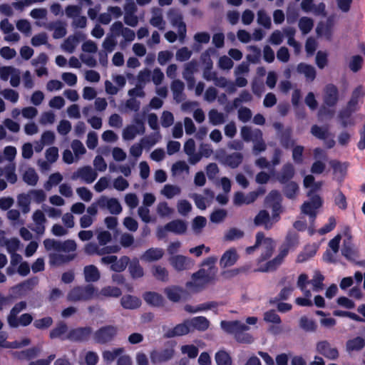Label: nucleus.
I'll use <instances>...</instances> for the list:
<instances>
[{
    "label": "nucleus",
    "mask_w": 365,
    "mask_h": 365,
    "mask_svg": "<svg viewBox=\"0 0 365 365\" xmlns=\"http://www.w3.org/2000/svg\"><path fill=\"white\" fill-rule=\"evenodd\" d=\"M244 235L245 234L242 230L232 227L225 232L224 239L226 241H234L242 238Z\"/></svg>",
    "instance_id": "obj_50"
},
{
    "label": "nucleus",
    "mask_w": 365,
    "mask_h": 365,
    "mask_svg": "<svg viewBox=\"0 0 365 365\" xmlns=\"http://www.w3.org/2000/svg\"><path fill=\"white\" fill-rule=\"evenodd\" d=\"M273 126L277 130L280 144L284 148L294 146L295 140L292 138V130L290 127L284 128L283 124L279 122L274 123Z\"/></svg>",
    "instance_id": "obj_7"
},
{
    "label": "nucleus",
    "mask_w": 365,
    "mask_h": 365,
    "mask_svg": "<svg viewBox=\"0 0 365 365\" xmlns=\"http://www.w3.org/2000/svg\"><path fill=\"white\" fill-rule=\"evenodd\" d=\"M27 304L25 301H21L16 303L11 309L9 315L7 316L8 323H14V318L17 317L18 314L26 308Z\"/></svg>",
    "instance_id": "obj_41"
},
{
    "label": "nucleus",
    "mask_w": 365,
    "mask_h": 365,
    "mask_svg": "<svg viewBox=\"0 0 365 365\" xmlns=\"http://www.w3.org/2000/svg\"><path fill=\"white\" fill-rule=\"evenodd\" d=\"M97 204L101 209L107 208L112 215H119L123 210L118 200L115 197L108 198L102 195L98 199Z\"/></svg>",
    "instance_id": "obj_9"
},
{
    "label": "nucleus",
    "mask_w": 365,
    "mask_h": 365,
    "mask_svg": "<svg viewBox=\"0 0 365 365\" xmlns=\"http://www.w3.org/2000/svg\"><path fill=\"white\" fill-rule=\"evenodd\" d=\"M220 305H223V303L215 301H211L206 303L200 304L195 307L190 304H186L184 307V309L188 313H196L205 310L212 309L217 308Z\"/></svg>",
    "instance_id": "obj_27"
},
{
    "label": "nucleus",
    "mask_w": 365,
    "mask_h": 365,
    "mask_svg": "<svg viewBox=\"0 0 365 365\" xmlns=\"http://www.w3.org/2000/svg\"><path fill=\"white\" fill-rule=\"evenodd\" d=\"M346 346L348 351H359L365 346V340L361 336H356L348 340Z\"/></svg>",
    "instance_id": "obj_38"
},
{
    "label": "nucleus",
    "mask_w": 365,
    "mask_h": 365,
    "mask_svg": "<svg viewBox=\"0 0 365 365\" xmlns=\"http://www.w3.org/2000/svg\"><path fill=\"white\" fill-rule=\"evenodd\" d=\"M93 297L96 298V288L91 284L75 287L68 293V298L74 302L88 301Z\"/></svg>",
    "instance_id": "obj_3"
},
{
    "label": "nucleus",
    "mask_w": 365,
    "mask_h": 365,
    "mask_svg": "<svg viewBox=\"0 0 365 365\" xmlns=\"http://www.w3.org/2000/svg\"><path fill=\"white\" fill-rule=\"evenodd\" d=\"M294 165L290 163H287L282 166L281 171L275 174V178L279 183L286 184L290 182L294 176Z\"/></svg>",
    "instance_id": "obj_16"
},
{
    "label": "nucleus",
    "mask_w": 365,
    "mask_h": 365,
    "mask_svg": "<svg viewBox=\"0 0 365 365\" xmlns=\"http://www.w3.org/2000/svg\"><path fill=\"white\" fill-rule=\"evenodd\" d=\"M143 299L146 303L153 307H161L164 304L163 296L155 292H146L143 294Z\"/></svg>",
    "instance_id": "obj_33"
},
{
    "label": "nucleus",
    "mask_w": 365,
    "mask_h": 365,
    "mask_svg": "<svg viewBox=\"0 0 365 365\" xmlns=\"http://www.w3.org/2000/svg\"><path fill=\"white\" fill-rule=\"evenodd\" d=\"M317 351L324 357L334 360L339 357L338 349L335 347H331L329 342L327 341H321L317 344Z\"/></svg>",
    "instance_id": "obj_13"
},
{
    "label": "nucleus",
    "mask_w": 365,
    "mask_h": 365,
    "mask_svg": "<svg viewBox=\"0 0 365 365\" xmlns=\"http://www.w3.org/2000/svg\"><path fill=\"white\" fill-rule=\"evenodd\" d=\"M118 329L114 325H106L100 327L93 333V340L98 344H106L115 339Z\"/></svg>",
    "instance_id": "obj_4"
},
{
    "label": "nucleus",
    "mask_w": 365,
    "mask_h": 365,
    "mask_svg": "<svg viewBox=\"0 0 365 365\" xmlns=\"http://www.w3.org/2000/svg\"><path fill=\"white\" fill-rule=\"evenodd\" d=\"M68 326L64 322H59L56 324V327L53 328L49 332V337L51 339H60L62 341L68 340L67 334Z\"/></svg>",
    "instance_id": "obj_26"
},
{
    "label": "nucleus",
    "mask_w": 365,
    "mask_h": 365,
    "mask_svg": "<svg viewBox=\"0 0 365 365\" xmlns=\"http://www.w3.org/2000/svg\"><path fill=\"white\" fill-rule=\"evenodd\" d=\"M252 142L254 143L253 153L255 155L264 152L266 150L267 145L263 140V134L261 130H257L255 132V140Z\"/></svg>",
    "instance_id": "obj_36"
},
{
    "label": "nucleus",
    "mask_w": 365,
    "mask_h": 365,
    "mask_svg": "<svg viewBox=\"0 0 365 365\" xmlns=\"http://www.w3.org/2000/svg\"><path fill=\"white\" fill-rule=\"evenodd\" d=\"M283 192L288 199H294L299 192V186L297 182L290 181L284 184Z\"/></svg>",
    "instance_id": "obj_40"
},
{
    "label": "nucleus",
    "mask_w": 365,
    "mask_h": 365,
    "mask_svg": "<svg viewBox=\"0 0 365 365\" xmlns=\"http://www.w3.org/2000/svg\"><path fill=\"white\" fill-rule=\"evenodd\" d=\"M365 96V90L363 86L359 85L356 87L352 93L349 101L346 104L349 105V107H353L357 110L359 109V103L360 101H362L363 98Z\"/></svg>",
    "instance_id": "obj_25"
},
{
    "label": "nucleus",
    "mask_w": 365,
    "mask_h": 365,
    "mask_svg": "<svg viewBox=\"0 0 365 365\" xmlns=\"http://www.w3.org/2000/svg\"><path fill=\"white\" fill-rule=\"evenodd\" d=\"M314 26V21L311 18L303 16L299 21V28L303 34L309 33Z\"/></svg>",
    "instance_id": "obj_47"
},
{
    "label": "nucleus",
    "mask_w": 365,
    "mask_h": 365,
    "mask_svg": "<svg viewBox=\"0 0 365 365\" xmlns=\"http://www.w3.org/2000/svg\"><path fill=\"white\" fill-rule=\"evenodd\" d=\"M122 294L120 288L112 286L103 287L100 292L96 289V298L102 299L103 297H118Z\"/></svg>",
    "instance_id": "obj_30"
},
{
    "label": "nucleus",
    "mask_w": 365,
    "mask_h": 365,
    "mask_svg": "<svg viewBox=\"0 0 365 365\" xmlns=\"http://www.w3.org/2000/svg\"><path fill=\"white\" fill-rule=\"evenodd\" d=\"M37 283V278L33 277L14 286L11 289L19 295H24L26 292L31 291Z\"/></svg>",
    "instance_id": "obj_24"
},
{
    "label": "nucleus",
    "mask_w": 365,
    "mask_h": 365,
    "mask_svg": "<svg viewBox=\"0 0 365 365\" xmlns=\"http://www.w3.org/2000/svg\"><path fill=\"white\" fill-rule=\"evenodd\" d=\"M357 110V109L349 107V105L346 104V106L339 112L338 118L343 128H346L348 125L354 124L352 115Z\"/></svg>",
    "instance_id": "obj_20"
},
{
    "label": "nucleus",
    "mask_w": 365,
    "mask_h": 365,
    "mask_svg": "<svg viewBox=\"0 0 365 365\" xmlns=\"http://www.w3.org/2000/svg\"><path fill=\"white\" fill-rule=\"evenodd\" d=\"M98 177L97 173L91 166H83L78 169L72 175V179L77 178L83 180L86 183L91 184L96 180Z\"/></svg>",
    "instance_id": "obj_12"
},
{
    "label": "nucleus",
    "mask_w": 365,
    "mask_h": 365,
    "mask_svg": "<svg viewBox=\"0 0 365 365\" xmlns=\"http://www.w3.org/2000/svg\"><path fill=\"white\" fill-rule=\"evenodd\" d=\"M169 262L173 267L178 272L190 269L194 264L190 257L181 255L170 257Z\"/></svg>",
    "instance_id": "obj_10"
},
{
    "label": "nucleus",
    "mask_w": 365,
    "mask_h": 365,
    "mask_svg": "<svg viewBox=\"0 0 365 365\" xmlns=\"http://www.w3.org/2000/svg\"><path fill=\"white\" fill-rule=\"evenodd\" d=\"M227 214V211L224 209L215 210L210 215V221L214 223H220L225 220Z\"/></svg>",
    "instance_id": "obj_62"
},
{
    "label": "nucleus",
    "mask_w": 365,
    "mask_h": 365,
    "mask_svg": "<svg viewBox=\"0 0 365 365\" xmlns=\"http://www.w3.org/2000/svg\"><path fill=\"white\" fill-rule=\"evenodd\" d=\"M168 16L172 24L178 26L180 36L181 38H185L186 34V25L183 21L182 15L177 11L170 10Z\"/></svg>",
    "instance_id": "obj_18"
},
{
    "label": "nucleus",
    "mask_w": 365,
    "mask_h": 365,
    "mask_svg": "<svg viewBox=\"0 0 365 365\" xmlns=\"http://www.w3.org/2000/svg\"><path fill=\"white\" fill-rule=\"evenodd\" d=\"M174 355L173 349H165L161 351L153 350L150 354L151 362L154 364L169 361Z\"/></svg>",
    "instance_id": "obj_17"
},
{
    "label": "nucleus",
    "mask_w": 365,
    "mask_h": 365,
    "mask_svg": "<svg viewBox=\"0 0 365 365\" xmlns=\"http://www.w3.org/2000/svg\"><path fill=\"white\" fill-rule=\"evenodd\" d=\"M297 71L300 73H303L308 81H312L316 78L315 68L306 63H301L297 66Z\"/></svg>",
    "instance_id": "obj_37"
},
{
    "label": "nucleus",
    "mask_w": 365,
    "mask_h": 365,
    "mask_svg": "<svg viewBox=\"0 0 365 365\" xmlns=\"http://www.w3.org/2000/svg\"><path fill=\"white\" fill-rule=\"evenodd\" d=\"M76 257V254L62 255L53 253L49 255L50 263L53 265L60 266L72 261Z\"/></svg>",
    "instance_id": "obj_32"
},
{
    "label": "nucleus",
    "mask_w": 365,
    "mask_h": 365,
    "mask_svg": "<svg viewBox=\"0 0 365 365\" xmlns=\"http://www.w3.org/2000/svg\"><path fill=\"white\" fill-rule=\"evenodd\" d=\"M341 255L349 261L355 262L359 257L358 252L350 245H344L341 249Z\"/></svg>",
    "instance_id": "obj_48"
},
{
    "label": "nucleus",
    "mask_w": 365,
    "mask_h": 365,
    "mask_svg": "<svg viewBox=\"0 0 365 365\" xmlns=\"http://www.w3.org/2000/svg\"><path fill=\"white\" fill-rule=\"evenodd\" d=\"M323 101L329 107H334L339 101L338 88L333 83L327 84L324 89Z\"/></svg>",
    "instance_id": "obj_11"
},
{
    "label": "nucleus",
    "mask_w": 365,
    "mask_h": 365,
    "mask_svg": "<svg viewBox=\"0 0 365 365\" xmlns=\"http://www.w3.org/2000/svg\"><path fill=\"white\" fill-rule=\"evenodd\" d=\"M14 323H8L11 328H17L19 326L27 327L33 321V317L29 313H25L21 314L19 318H14Z\"/></svg>",
    "instance_id": "obj_39"
},
{
    "label": "nucleus",
    "mask_w": 365,
    "mask_h": 365,
    "mask_svg": "<svg viewBox=\"0 0 365 365\" xmlns=\"http://www.w3.org/2000/svg\"><path fill=\"white\" fill-rule=\"evenodd\" d=\"M165 293L168 298L173 302H178L180 300L181 296L180 289L177 287L166 288L165 289Z\"/></svg>",
    "instance_id": "obj_60"
},
{
    "label": "nucleus",
    "mask_w": 365,
    "mask_h": 365,
    "mask_svg": "<svg viewBox=\"0 0 365 365\" xmlns=\"http://www.w3.org/2000/svg\"><path fill=\"white\" fill-rule=\"evenodd\" d=\"M164 251L162 248H149L142 256V259L147 262H153L159 260L163 257Z\"/></svg>",
    "instance_id": "obj_34"
},
{
    "label": "nucleus",
    "mask_w": 365,
    "mask_h": 365,
    "mask_svg": "<svg viewBox=\"0 0 365 365\" xmlns=\"http://www.w3.org/2000/svg\"><path fill=\"white\" fill-rule=\"evenodd\" d=\"M220 327L227 334H232L239 343L251 344L254 341L252 336L246 332L250 327L239 320H223L220 322Z\"/></svg>",
    "instance_id": "obj_1"
},
{
    "label": "nucleus",
    "mask_w": 365,
    "mask_h": 365,
    "mask_svg": "<svg viewBox=\"0 0 365 365\" xmlns=\"http://www.w3.org/2000/svg\"><path fill=\"white\" fill-rule=\"evenodd\" d=\"M215 359L217 365H232V363L230 355L225 350L218 351Z\"/></svg>",
    "instance_id": "obj_44"
},
{
    "label": "nucleus",
    "mask_w": 365,
    "mask_h": 365,
    "mask_svg": "<svg viewBox=\"0 0 365 365\" xmlns=\"http://www.w3.org/2000/svg\"><path fill=\"white\" fill-rule=\"evenodd\" d=\"M191 332L187 319L183 321L182 323L178 324L173 329H169L165 334L164 337L166 339L173 338L175 336H184Z\"/></svg>",
    "instance_id": "obj_15"
},
{
    "label": "nucleus",
    "mask_w": 365,
    "mask_h": 365,
    "mask_svg": "<svg viewBox=\"0 0 365 365\" xmlns=\"http://www.w3.org/2000/svg\"><path fill=\"white\" fill-rule=\"evenodd\" d=\"M129 271L133 278H140L143 276V269L138 261L132 262L129 265Z\"/></svg>",
    "instance_id": "obj_59"
},
{
    "label": "nucleus",
    "mask_w": 365,
    "mask_h": 365,
    "mask_svg": "<svg viewBox=\"0 0 365 365\" xmlns=\"http://www.w3.org/2000/svg\"><path fill=\"white\" fill-rule=\"evenodd\" d=\"M322 205V200L321 197L318 195H315L311 198V201H306L302 204L301 210L302 213L312 215V217H314V213H317L316 210Z\"/></svg>",
    "instance_id": "obj_14"
},
{
    "label": "nucleus",
    "mask_w": 365,
    "mask_h": 365,
    "mask_svg": "<svg viewBox=\"0 0 365 365\" xmlns=\"http://www.w3.org/2000/svg\"><path fill=\"white\" fill-rule=\"evenodd\" d=\"M130 262V258L127 256L121 257L110 265V269L116 272L124 271Z\"/></svg>",
    "instance_id": "obj_45"
},
{
    "label": "nucleus",
    "mask_w": 365,
    "mask_h": 365,
    "mask_svg": "<svg viewBox=\"0 0 365 365\" xmlns=\"http://www.w3.org/2000/svg\"><path fill=\"white\" fill-rule=\"evenodd\" d=\"M165 228L168 232L175 235H184L187 230V223L182 220L176 219L165 224Z\"/></svg>",
    "instance_id": "obj_21"
},
{
    "label": "nucleus",
    "mask_w": 365,
    "mask_h": 365,
    "mask_svg": "<svg viewBox=\"0 0 365 365\" xmlns=\"http://www.w3.org/2000/svg\"><path fill=\"white\" fill-rule=\"evenodd\" d=\"M217 258L209 257L203 260L201 264L202 268L192 275L194 281L201 280L204 283H209L215 279L217 271L215 267Z\"/></svg>",
    "instance_id": "obj_2"
},
{
    "label": "nucleus",
    "mask_w": 365,
    "mask_h": 365,
    "mask_svg": "<svg viewBox=\"0 0 365 365\" xmlns=\"http://www.w3.org/2000/svg\"><path fill=\"white\" fill-rule=\"evenodd\" d=\"M283 244L294 250L299 245V235L294 231H288Z\"/></svg>",
    "instance_id": "obj_43"
},
{
    "label": "nucleus",
    "mask_w": 365,
    "mask_h": 365,
    "mask_svg": "<svg viewBox=\"0 0 365 365\" xmlns=\"http://www.w3.org/2000/svg\"><path fill=\"white\" fill-rule=\"evenodd\" d=\"M79 41V37L76 35L69 36L64 41L63 44V48L69 52L73 53L76 44Z\"/></svg>",
    "instance_id": "obj_51"
},
{
    "label": "nucleus",
    "mask_w": 365,
    "mask_h": 365,
    "mask_svg": "<svg viewBox=\"0 0 365 365\" xmlns=\"http://www.w3.org/2000/svg\"><path fill=\"white\" fill-rule=\"evenodd\" d=\"M243 160V155L241 153H232L225 157L224 163L231 168H237Z\"/></svg>",
    "instance_id": "obj_35"
},
{
    "label": "nucleus",
    "mask_w": 365,
    "mask_h": 365,
    "mask_svg": "<svg viewBox=\"0 0 365 365\" xmlns=\"http://www.w3.org/2000/svg\"><path fill=\"white\" fill-rule=\"evenodd\" d=\"M207 220L205 217L197 216L192 220V229L195 233H200L206 225Z\"/></svg>",
    "instance_id": "obj_63"
},
{
    "label": "nucleus",
    "mask_w": 365,
    "mask_h": 365,
    "mask_svg": "<svg viewBox=\"0 0 365 365\" xmlns=\"http://www.w3.org/2000/svg\"><path fill=\"white\" fill-rule=\"evenodd\" d=\"M290 250L292 249L282 244L279 247V254L274 258L263 264L255 271L259 272L275 271L282 264Z\"/></svg>",
    "instance_id": "obj_5"
},
{
    "label": "nucleus",
    "mask_w": 365,
    "mask_h": 365,
    "mask_svg": "<svg viewBox=\"0 0 365 365\" xmlns=\"http://www.w3.org/2000/svg\"><path fill=\"white\" fill-rule=\"evenodd\" d=\"M18 203L22 208L24 213H27L30 210L31 196L29 194L21 193L18 196Z\"/></svg>",
    "instance_id": "obj_53"
},
{
    "label": "nucleus",
    "mask_w": 365,
    "mask_h": 365,
    "mask_svg": "<svg viewBox=\"0 0 365 365\" xmlns=\"http://www.w3.org/2000/svg\"><path fill=\"white\" fill-rule=\"evenodd\" d=\"M254 223L257 227L264 225L266 230H270L273 225V222H270L269 212L265 210H262L257 213L255 217Z\"/></svg>",
    "instance_id": "obj_28"
},
{
    "label": "nucleus",
    "mask_w": 365,
    "mask_h": 365,
    "mask_svg": "<svg viewBox=\"0 0 365 365\" xmlns=\"http://www.w3.org/2000/svg\"><path fill=\"white\" fill-rule=\"evenodd\" d=\"M299 326L305 331H314L317 329L315 322L305 316L300 318Z\"/></svg>",
    "instance_id": "obj_56"
},
{
    "label": "nucleus",
    "mask_w": 365,
    "mask_h": 365,
    "mask_svg": "<svg viewBox=\"0 0 365 365\" xmlns=\"http://www.w3.org/2000/svg\"><path fill=\"white\" fill-rule=\"evenodd\" d=\"M53 322L52 317H46L41 319H36L34 322V326L35 328L41 330L47 329L49 328Z\"/></svg>",
    "instance_id": "obj_57"
},
{
    "label": "nucleus",
    "mask_w": 365,
    "mask_h": 365,
    "mask_svg": "<svg viewBox=\"0 0 365 365\" xmlns=\"http://www.w3.org/2000/svg\"><path fill=\"white\" fill-rule=\"evenodd\" d=\"M124 351L123 348H115L113 351H104L103 352V358L108 362H111L119 356Z\"/></svg>",
    "instance_id": "obj_58"
},
{
    "label": "nucleus",
    "mask_w": 365,
    "mask_h": 365,
    "mask_svg": "<svg viewBox=\"0 0 365 365\" xmlns=\"http://www.w3.org/2000/svg\"><path fill=\"white\" fill-rule=\"evenodd\" d=\"M191 331L198 330L204 331L207 330L210 326L209 320L203 316L195 317L190 319H187Z\"/></svg>",
    "instance_id": "obj_23"
},
{
    "label": "nucleus",
    "mask_w": 365,
    "mask_h": 365,
    "mask_svg": "<svg viewBox=\"0 0 365 365\" xmlns=\"http://www.w3.org/2000/svg\"><path fill=\"white\" fill-rule=\"evenodd\" d=\"M92 333L93 329L90 327L74 328L68 331L67 339L74 342L87 341Z\"/></svg>",
    "instance_id": "obj_8"
},
{
    "label": "nucleus",
    "mask_w": 365,
    "mask_h": 365,
    "mask_svg": "<svg viewBox=\"0 0 365 365\" xmlns=\"http://www.w3.org/2000/svg\"><path fill=\"white\" fill-rule=\"evenodd\" d=\"M210 122L213 125H217L225 123V115L222 113L218 112L215 109H212L208 113Z\"/></svg>",
    "instance_id": "obj_49"
},
{
    "label": "nucleus",
    "mask_w": 365,
    "mask_h": 365,
    "mask_svg": "<svg viewBox=\"0 0 365 365\" xmlns=\"http://www.w3.org/2000/svg\"><path fill=\"white\" fill-rule=\"evenodd\" d=\"M304 148L302 145H296L292 149V159L296 164L303 163V153Z\"/></svg>",
    "instance_id": "obj_64"
},
{
    "label": "nucleus",
    "mask_w": 365,
    "mask_h": 365,
    "mask_svg": "<svg viewBox=\"0 0 365 365\" xmlns=\"http://www.w3.org/2000/svg\"><path fill=\"white\" fill-rule=\"evenodd\" d=\"M23 180L26 184L34 186L38 182V176L34 168H29L24 173Z\"/></svg>",
    "instance_id": "obj_46"
},
{
    "label": "nucleus",
    "mask_w": 365,
    "mask_h": 365,
    "mask_svg": "<svg viewBox=\"0 0 365 365\" xmlns=\"http://www.w3.org/2000/svg\"><path fill=\"white\" fill-rule=\"evenodd\" d=\"M329 165L333 169L334 174H339L340 177L338 180L340 182L343 181L346 174V166H344V164L336 160H330Z\"/></svg>",
    "instance_id": "obj_42"
},
{
    "label": "nucleus",
    "mask_w": 365,
    "mask_h": 365,
    "mask_svg": "<svg viewBox=\"0 0 365 365\" xmlns=\"http://www.w3.org/2000/svg\"><path fill=\"white\" fill-rule=\"evenodd\" d=\"M363 61V58L360 55H355L351 58L349 67L353 72H358L362 67Z\"/></svg>",
    "instance_id": "obj_61"
},
{
    "label": "nucleus",
    "mask_w": 365,
    "mask_h": 365,
    "mask_svg": "<svg viewBox=\"0 0 365 365\" xmlns=\"http://www.w3.org/2000/svg\"><path fill=\"white\" fill-rule=\"evenodd\" d=\"M263 251L257 259V264L259 267L261 263L269 259L274 250V242L270 237H265L262 240Z\"/></svg>",
    "instance_id": "obj_19"
},
{
    "label": "nucleus",
    "mask_w": 365,
    "mask_h": 365,
    "mask_svg": "<svg viewBox=\"0 0 365 365\" xmlns=\"http://www.w3.org/2000/svg\"><path fill=\"white\" fill-rule=\"evenodd\" d=\"M121 306L126 309H135L141 305V300L135 296L127 294L120 299Z\"/></svg>",
    "instance_id": "obj_31"
},
{
    "label": "nucleus",
    "mask_w": 365,
    "mask_h": 365,
    "mask_svg": "<svg viewBox=\"0 0 365 365\" xmlns=\"http://www.w3.org/2000/svg\"><path fill=\"white\" fill-rule=\"evenodd\" d=\"M259 130V128H255L252 130V128L249 126L245 125L242 127L240 130L241 137L245 142H250L255 140V132Z\"/></svg>",
    "instance_id": "obj_55"
},
{
    "label": "nucleus",
    "mask_w": 365,
    "mask_h": 365,
    "mask_svg": "<svg viewBox=\"0 0 365 365\" xmlns=\"http://www.w3.org/2000/svg\"><path fill=\"white\" fill-rule=\"evenodd\" d=\"M85 281L88 283L96 282L100 279L98 269L93 264L86 265L83 268Z\"/></svg>",
    "instance_id": "obj_29"
},
{
    "label": "nucleus",
    "mask_w": 365,
    "mask_h": 365,
    "mask_svg": "<svg viewBox=\"0 0 365 365\" xmlns=\"http://www.w3.org/2000/svg\"><path fill=\"white\" fill-rule=\"evenodd\" d=\"M311 133L318 139L326 140L329 133L327 128H322L317 125H314L311 128Z\"/></svg>",
    "instance_id": "obj_52"
},
{
    "label": "nucleus",
    "mask_w": 365,
    "mask_h": 365,
    "mask_svg": "<svg viewBox=\"0 0 365 365\" xmlns=\"http://www.w3.org/2000/svg\"><path fill=\"white\" fill-rule=\"evenodd\" d=\"M238 258L239 256L235 248H230L225 251L222 255L220 260V265L222 268L231 267L237 262Z\"/></svg>",
    "instance_id": "obj_22"
},
{
    "label": "nucleus",
    "mask_w": 365,
    "mask_h": 365,
    "mask_svg": "<svg viewBox=\"0 0 365 365\" xmlns=\"http://www.w3.org/2000/svg\"><path fill=\"white\" fill-rule=\"evenodd\" d=\"M267 200L271 202L272 220L273 222H277L280 220V214L284 210L281 202V195L277 190H272L267 197Z\"/></svg>",
    "instance_id": "obj_6"
},
{
    "label": "nucleus",
    "mask_w": 365,
    "mask_h": 365,
    "mask_svg": "<svg viewBox=\"0 0 365 365\" xmlns=\"http://www.w3.org/2000/svg\"><path fill=\"white\" fill-rule=\"evenodd\" d=\"M153 274L158 280L167 282L168 280V272L165 267L160 265L154 266L153 268Z\"/></svg>",
    "instance_id": "obj_54"
}]
</instances>
